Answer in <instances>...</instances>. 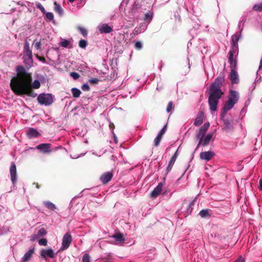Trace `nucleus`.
Listing matches in <instances>:
<instances>
[{
    "label": "nucleus",
    "mask_w": 262,
    "mask_h": 262,
    "mask_svg": "<svg viewBox=\"0 0 262 262\" xmlns=\"http://www.w3.org/2000/svg\"><path fill=\"white\" fill-rule=\"evenodd\" d=\"M37 100L41 104L50 105L53 102V99L51 94H41L37 97Z\"/></svg>",
    "instance_id": "3"
},
{
    "label": "nucleus",
    "mask_w": 262,
    "mask_h": 262,
    "mask_svg": "<svg viewBox=\"0 0 262 262\" xmlns=\"http://www.w3.org/2000/svg\"><path fill=\"white\" fill-rule=\"evenodd\" d=\"M51 144L49 143H41L36 146V148L43 153H50L52 150Z\"/></svg>",
    "instance_id": "14"
},
{
    "label": "nucleus",
    "mask_w": 262,
    "mask_h": 262,
    "mask_svg": "<svg viewBox=\"0 0 262 262\" xmlns=\"http://www.w3.org/2000/svg\"><path fill=\"white\" fill-rule=\"evenodd\" d=\"M82 262H91V257L88 253H85L82 258Z\"/></svg>",
    "instance_id": "32"
},
{
    "label": "nucleus",
    "mask_w": 262,
    "mask_h": 262,
    "mask_svg": "<svg viewBox=\"0 0 262 262\" xmlns=\"http://www.w3.org/2000/svg\"><path fill=\"white\" fill-rule=\"evenodd\" d=\"M10 173L11 176V180L13 184H14L17 180L16 167L14 163H12L10 168Z\"/></svg>",
    "instance_id": "12"
},
{
    "label": "nucleus",
    "mask_w": 262,
    "mask_h": 262,
    "mask_svg": "<svg viewBox=\"0 0 262 262\" xmlns=\"http://www.w3.org/2000/svg\"><path fill=\"white\" fill-rule=\"evenodd\" d=\"M70 75L75 80L78 79L80 77L79 74L75 72L70 73Z\"/></svg>",
    "instance_id": "40"
},
{
    "label": "nucleus",
    "mask_w": 262,
    "mask_h": 262,
    "mask_svg": "<svg viewBox=\"0 0 262 262\" xmlns=\"http://www.w3.org/2000/svg\"><path fill=\"white\" fill-rule=\"evenodd\" d=\"M78 30L80 31V33L84 36L86 37L88 35V31L87 30L81 27H78L77 28Z\"/></svg>",
    "instance_id": "33"
},
{
    "label": "nucleus",
    "mask_w": 262,
    "mask_h": 262,
    "mask_svg": "<svg viewBox=\"0 0 262 262\" xmlns=\"http://www.w3.org/2000/svg\"><path fill=\"white\" fill-rule=\"evenodd\" d=\"M163 187L162 183H160L158 186L151 191L150 196L152 198H157L161 192Z\"/></svg>",
    "instance_id": "16"
},
{
    "label": "nucleus",
    "mask_w": 262,
    "mask_h": 262,
    "mask_svg": "<svg viewBox=\"0 0 262 262\" xmlns=\"http://www.w3.org/2000/svg\"><path fill=\"white\" fill-rule=\"evenodd\" d=\"M112 237L114 238L116 242H118V243H123L125 241L123 234L120 232L116 233V234L112 235Z\"/></svg>",
    "instance_id": "24"
},
{
    "label": "nucleus",
    "mask_w": 262,
    "mask_h": 262,
    "mask_svg": "<svg viewBox=\"0 0 262 262\" xmlns=\"http://www.w3.org/2000/svg\"><path fill=\"white\" fill-rule=\"evenodd\" d=\"M72 241V238L71 234L69 232L66 233L62 238V246L60 248L61 250H64L69 248Z\"/></svg>",
    "instance_id": "6"
},
{
    "label": "nucleus",
    "mask_w": 262,
    "mask_h": 262,
    "mask_svg": "<svg viewBox=\"0 0 262 262\" xmlns=\"http://www.w3.org/2000/svg\"><path fill=\"white\" fill-rule=\"evenodd\" d=\"M199 215L202 217H210V215L209 214V210H207V209H203V210H202L200 213H199Z\"/></svg>",
    "instance_id": "29"
},
{
    "label": "nucleus",
    "mask_w": 262,
    "mask_h": 262,
    "mask_svg": "<svg viewBox=\"0 0 262 262\" xmlns=\"http://www.w3.org/2000/svg\"><path fill=\"white\" fill-rule=\"evenodd\" d=\"M45 14H46V17L47 19L51 21L54 19V15L52 12H46Z\"/></svg>",
    "instance_id": "37"
},
{
    "label": "nucleus",
    "mask_w": 262,
    "mask_h": 262,
    "mask_svg": "<svg viewBox=\"0 0 262 262\" xmlns=\"http://www.w3.org/2000/svg\"><path fill=\"white\" fill-rule=\"evenodd\" d=\"M228 99H231L232 101L236 103L239 99V94L237 92L234 90H230Z\"/></svg>",
    "instance_id": "21"
},
{
    "label": "nucleus",
    "mask_w": 262,
    "mask_h": 262,
    "mask_svg": "<svg viewBox=\"0 0 262 262\" xmlns=\"http://www.w3.org/2000/svg\"><path fill=\"white\" fill-rule=\"evenodd\" d=\"M36 188H39V186L38 184H36Z\"/></svg>",
    "instance_id": "57"
},
{
    "label": "nucleus",
    "mask_w": 262,
    "mask_h": 262,
    "mask_svg": "<svg viewBox=\"0 0 262 262\" xmlns=\"http://www.w3.org/2000/svg\"><path fill=\"white\" fill-rule=\"evenodd\" d=\"M152 14L150 12L146 13L144 15V19L145 21H148V22H150L151 21V20L152 19Z\"/></svg>",
    "instance_id": "30"
},
{
    "label": "nucleus",
    "mask_w": 262,
    "mask_h": 262,
    "mask_svg": "<svg viewBox=\"0 0 262 262\" xmlns=\"http://www.w3.org/2000/svg\"><path fill=\"white\" fill-rule=\"evenodd\" d=\"M231 70L230 73V79L232 83L237 84L239 82L238 73L236 71V68L231 67Z\"/></svg>",
    "instance_id": "13"
},
{
    "label": "nucleus",
    "mask_w": 262,
    "mask_h": 262,
    "mask_svg": "<svg viewBox=\"0 0 262 262\" xmlns=\"http://www.w3.org/2000/svg\"><path fill=\"white\" fill-rule=\"evenodd\" d=\"M17 76L13 77L10 81V86L11 90L16 95L23 96L26 95L28 96L35 98L37 94L34 92L33 89H38L40 83L37 80L32 82V77L30 73L26 71L23 66L17 67Z\"/></svg>",
    "instance_id": "1"
},
{
    "label": "nucleus",
    "mask_w": 262,
    "mask_h": 262,
    "mask_svg": "<svg viewBox=\"0 0 262 262\" xmlns=\"http://www.w3.org/2000/svg\"><path fill=\"white\" fill-rule=\"evenodd\" d=\"M36 7L39 9L43 14H45L46 13V11L45 10L44 7L42 6V5L40 3H37L36 5Z\"/></svg>",
    "instance_id": "41"
},
{
    "label": "nucleus",
    "mask_w": 262,
    "mask_h": 262,
    "mask_svg": "<svg viewBox=\"0 0 262 262\" xmlns=\"http://www.w3.org/2000/svg\"><path fill=\"white\" fill-rule=\"evenodd\" d=\"M98 30L101 33H109L113 31V29L108 24H103L98 27Z\"/></svg>",
    "instance_id": "18"
},
{
    "label": "nucleus",
    "mask_w": 262,
    "mask_h": 262,
    "mask_svg": "<svg viewBox=\"0 0 262 262\" xmlns=\"http://www.w3.org/2000/svg\"><path fill=\"white\" fill-rule=\"evenodd\" d=\"M71 92L73 95V96L75 98H78L80 96L81 92V91L75 88H73L71 89Z\"/></svg>",
    "instance_id": "28"
},
{
    "label": "nucleus",
    "mask_w": 262,
    "mask_h": 262,
    "mask_svg": "<svg viewBox=\"0 0 262 262\" xmlns=\"http://www.w3.org/2000/svg\"><path fill=\"white\" fill-rule=\"evenodd\" d=\"M113 127H114V124H110V127L111 128V127H113Z\"/></svg>",
    "instance_id": "55"
},
{
    "label": "nucleus",
    "mask_w": 262,
    "mask_h": 262,
    "mask_svg": "<svg viewBox=\"0 0 262 262\" xmlns=\"http://www.w3.org/2000/svg\"><path fill=\"white\" fill-rule=\"evenodd\" d=\"M54 4L55 5L54 11L58 13L59 15H62L63 14V10L60 5L58 4L56 2H55Z\"/></svg>",
    "instance_id": "26"
},
{
    "label": "nucleus",
    "mask_w": 262,
    "mask_h": 262,
    "mask_svg": "<svg viewBox=\"0 0 262 262\" xmlns=\"http://www.w3.org/2000/svg\"><path fill=\"white\" fill-rule=\"evenodd\" d=\"M47 233L46 230L45 228H41L38 231L37 234L38 235V236L39 237L41 236H43L45 235Z\"/></svg>",
    "instance_id": "34"
},
{
    "label": "nucleus",
    "mask_w": 262,
    "mask_h": 262,
    "mask_svg": "<svg viewBox=\"0 0 262 262\" xmlns=\"http://www.w3.org/2000/svg\"><path fill=\"white\" fill-rule=\"evenodd\" d=\"M224 123L223 129L226 132H228L229 131L233 130L234 127L233 125V120L229 118H225L221 117Z\"/></svg>",
    "instance_id": "9"
},
{
    "label": "nucleus",
    "mask_w": 262,
    "mask_h": 262,
    "mask_svg": "<svg viewBox=\"0 0 262 262\" xmlns=\"http://www.w3.org/2000/svg\"><path fill=\"white\" fill-rule=\"evenodd\" d=\"M17 5H21V6H25L24 4H23V3H21L20 2H18L17 3Z\"/></svg>",
    "instance_id": "52"
},
{
    "label": "nucleus",
    "mask_w": 262,
    "mask_h": 262,
    "mask_svg": "<svg viewBox=\"0 0 262 262\" xmlns=\"http://www.w3.org/2000/svg\"><path fill=\"white\" fill-rule=\"evenodd\" d=\"M41 42L40 41H37L36 42H34V47L36 49L38 50L40 49L41 47Z\"/></svg>",
    "instance_id": "47"
},
{
    "label": "nucleus",
    "mask_w": 262,
    "mask_h": 262,
    "mask_svg": "<svg viewBox=\"0 0 262 262\" xmlns=\"http://www.w3.org/2000/svg\"><path fill=\"white\" fill-rule=\"evenodd\" d=\"M166 128H167V125H165L162 128V129L160 130V132H159L158 135L162 137L163 135L165 134L166 130Z\"/></svg>",
    "instance_id": "45"
},
{
    "label": "nucleus",
    "mask_w": 262,
    "mask_h": 262,
    "mask_svg": "<svg viewBox=\"0 0 262 262\" xmlns=\"http://www.w3.org/2000/svg\"><path fill=\"white\" fill-rule=\"evenodd\" d=\"M113 127H114V124H110V127L111 128V127H113Z\"/></svg>",
    "instance_id": "56"
},
{
    "label": "nucleus",
    "mask_w": 262,
    "mask_h": 262,
    "mask_svg": "<svg viewBox=\"0 0 262 262\" xmlns=\"http://www.w3.org/2000/svg\"><path fill=\"white\" fill-rule=\"evenodd\" d=\"M38 60L43 63L46 62V59L44 57L40 56L39 58H38Z\"/></svg>",
    "instance_id": "50"
},
{
    "label": "nucleus",
    "mask_w": 262,
    "mask_h": 262,
    "mask_svg": "<svg viewBox=\"0 0 262 262\" xmlns=\"http://www.w3.org/2000/svg\"><path fill=\"white\" fill-rule=\"evenodd\" d=\"M27 135L30 138H36L39 135V132L33 128H30L27 132Z\"/></svg>",
    "instance_id": "22"
},
{
    "label": "nucleus",
    "mask_w": 262,
    "mask_h": 262,
    "mask_svg": "<svg viewBox=\"0 0 262 262\" xmlns=\"http://www.w3.org/2000/svg\"><path fill=\"white\" fill-rule=\"evenodd\" d=\"M235 104V103L232 101L231 99H228L223 107L221 117L224 118L227 112L231 110L234 106Z\"/></svg>",
    "instance_id": "8"
},
{
    "label": "nucleus",
    "mask_w": 262,
    "mask_h": 262,
    "mask_svg": "<svg viewBox=\"0 0 262 262\" xmlns=\"http://www.w3.org/2000/svg\"><path fill=\"white\" fill-rule=\"evenodd\" d=\"M239 38L238 36L235 34L232 36L231 43V49H234L235 48L236 50H238V41Z\"/></svg>",
    "instance_id": "23"
},
{
    "label": "nucleus",
    "mask_w": 262,
    "mask_h": 262,
    "mask_svg": "<svg viewBox=\"0 0 262 262\" xmlns=\"http://www.w3.org/2000/svg\"><path fill=\"white\" fill-rule=\"evenodd\" d=\"M173 108V102L172 101H169L168 103L167 108H166V112L167 113L170 112Z\"/></svg>",
    "instance_id": "42"
},
{
    "label": "nucleus",
    "mask_w": 262,
    "mask_h": 262,
    "mask_svg": "<svg viewBox=\"0 0 262 262\" xmlns=\"http://www.w3.org/2000/svg\"><path fill=\"white\" fill-rule=\"evenodd\" d=\"M162 137L157 135V136L156 137L154 140V145L156 147H157L159 145L160 142L161 141Z\"/></svg>",
    "instance_id": "31"
},
{
    "label": "nucleus",
    "mask_w": 262,
    "mask_h": 262,
    "mask_svg": "<svg viewBox=\"0 0 262 262\" xmlns=\"http://www.w3.org/2000/svg\"><path fill=\"white\" fill-rule=\"evenodd\" d=\"M39 237L38 236L37 234H33L31 236V241H35L36 239H38Z\"/></svg>",
    "instance_id": "48"
},
{
    "label": "nucleus",
    "mask_w": 262,
    "mask_h": 262,
    "mask_svg": "<svg viewBox=\"0 0 262 262\" xmlns=\"http://www.w3.org/2000/svg\"><path fill=\"white\" fill-rule=\"evenodd\" d=\"M259 189L260 190H262V179L259 180Z\"/></svg>",
    "instance_id": "51"
},
{
    "label": "nucleus",
    "mask_w": 262,
    "mask_h": 262,
    "mask_svg": "<svg viewBox=\"0 0 262 262\" xmlns=\"http://www.w3.org/2000/svg\"><path fill=\"white\" fill-rule=\"evenodd\" d=\"M81 89L84 91H89L90 90V86L87 84H84L82 85Z\"/></svg>",
    "instance_id": "46"
},
{
    "label": "nucleus",
    "mask_w": 262,
    "mask_h": 262,
    "mask_svg": "<svg viewBox=\"0 0 262 262\" xmlns=\"http://www.w3.org/2000/svg\"><path fill=\"white\" fill-rule=\"evenodd\" d=\"M40 255L42 258L46 259L47 257L54 258L55 256L53 250L51 248L43 249L40 251Z\"/></svg>",
    "instance_id": "10"
},
{
    "label": "nucleus",
    "mask_w": 262,
    "mask_h": 262,
    "mask_svg": "<svg viewBox=\"0 0 262 262\" xmlns=\"http://www.w3.org/2000/svg\"><path fill=\"white\" fill-rule=\"evenodd\" d=\"M178 156V150L176 151L174 155L172 156L171 159L169 161L168 165L166 168L167 173H168L171 169L173 167V165Z\"/></svg>",
    "instance_id": "17"
},
{
    "label": "nucleus",
    "mask_w": 262,
    "mask_h": 262,
    "mask_svg": "<svg viewBox=\"0 0 262 262\" xmlns=\"http://www.w3.org/2000/svg\"><path fill=\"white\" fill-rule=\"evenodd\" d=\"M35 56L38 59V58H39L40 56H39L38 54H35Z\"/></svg>",
    "instance_id": "53"
},
{
    "label": "nucleus",
    "mask_w": 262,
    "mask_h": 262,
    "mask_svg": "<svg viewBox=\"0 0 262 262\" xmlns=\"http://www.w3.org/2000/svg\"><path fill=\"white\" fill-rule=\"evenodd\" d=\"M24 58L25 60L30 63L33 62V57L32 50L30 48L29 43L27 39L25 40L24 47Z\"/></svg>",
    "instance_id": "4"
},
{
    "label": "nucleus",
    "mask_w": 262,
    "mask_h": 262,
    "mask_svg": "<svg viewBox=\"0 0 262 262\" xmlns=\"http://www.w3.org/2000/svg\"><path fill=\"white\" fill-rule=\"evenodd\" d=\"M214 156V153L212 151L202 152L200 153V158L206 161L210 160Z\"/></svg>",
    "instance_id": "15"
},
{
    "label": "nucleus",
    "mask_w": 262,
    "mask_h": 262,
    "mask_svg": "<svg viewBox=\"0 0 262 262\" xmlns=\"http://www.w3.org/2000/svg\"><path fill=\"white\" fill-rule=\"evenodd\" d=\"M88 45V42L84 39H81L79 42V46L81 48H85Z\"/></svg>",
    "instance_id": "35"
},
{
    "label": "nucleus",
    "mask_w": 262,
    "mask_h": 262,
    "mask_svg": "<svg viewBox=\"0 0 262 262\" xmlns=\"http://www.w3.org/2000/svg\"><path fill=\"white\" fill-rule=\"evenodd\" d=\"M35 248L33 247L31 249H30L28 251H27L24 255V256L21 258L22 262H27L29 260L33 254L34 253Z\"/></svg>",
    "instance_id": "19"
},
{
    "label": "nucleus",
    "mask_w": 262,
    "mask_h": 262,
    "mask_svg": "<svg viewBox=\"0 0 262 262\" xmlns=\"http://www.w3.org/2000/svg\"><path fill=\"white\" fill-rule=\"evenodd\" d=\"M69 43L70 41L69 40L64 39L63 41L60 43V45L62 47L66 48L68 47Z\"/></svg>",
    "instance_id": "43"
},
{
    "label": "nucleus",
    "mask_w": 262,
    "mask_h": 262,
    "mask_svg": "<svg viewBox=\"0 0 262 262\" xmlns=\"http://www.w3.org/2000/svg\"><path fill=\"white\" fill-rule=\"evenodd\" d=\"M224 82V78L222 76L217 77L211 84L209 90L208 104L211 111H216L220 99L222 98L224 93L221 90V86Z\"/></svg>",
    "instance_id": "2"
},
{
    "label": "nucleus",
    "mask_w": 262,
    "mask_h": 262,
    "mask_svg": "<svg viewBox=\"0 0 262 262\" xmlns=\"http://www.w3.org/2000/svg\"><path fill=\"white\" fill-rule=\"evenodd\" d=\"M238 50H236L235 48L234 49H231L228 54V61L231 67H233V68H237V61L236 59L233 60V56L235 54H238Z\"/></svg>",
    "instance_id": "7"
},
{
    "label": "nucleus",
    "mask_w": 262,
    "mask_h": 262,
    "mask_svg": "<svg viewBox=\"0 0 262 262\" xmlns=\"http://www.w3.org/2000/svg\"><path fill=\"white\" fill-rule=\"evenodd\" d=\"M48 241L45 238H41L38 240V244L40 246H46L47 245Z\"/></svg>",
    "instance_id": "38"
},
{
    "label": "nucleus",
    "mask_w": 262,
    "mask_h": 262,
    "mask_svg": "<svg viewBox=\"0 0 262 262\" xmlns=\"http://www.w3.org/2000/svg\"><path fill=\"white\" fill-rule=\"evenodd\" d=\"M204 113L202 111L199 112L197 114L196 117L195 119L194 125L197 126L202 124L204 120Z\"/></svg>",
    "instance_id": "20"
},
{
    "label": "nucleus",
    "mask_w": 262,
    "mask_h": 262,
    "mask_svg": "<svg viewBox=\"0 0 262 262\" xmlns=\"http://www.w3.org/2000/svg\"><path fill=\"white\" fill-rule=\"evenodd\" d=\"M70 3L74 2L75 0H68Z\"/></svg>",
    "instance_id": "54"
},
{
    "label": "nucleus",
    "mask_w": 262,
    "mask_h": 262,
    "mask_svg": "<svg viewBox=\"0 0 262 262\" xmlns=\"http://www.w3.org/2000/svg\"><path fill=\"white\" fill-rule=\"evenodd\" d=\"M213 135V133H210V134H208L205 137L204 139L203 138V141H202L201 144H202V145L204 146L207 145L209 143L210 140L212 139Z\"/></svg>",
    "instance_id": "25"
},
{
    "label": "nucleus",
    "mask_w": 262,
    "mask_h": 262,
    "mask_svg": "<svg viewBox=\"0 0 262 262\" xmlns=\"http://www.w3.org/2000/svg\"><path fill=\"white\" fill-rule=\"evenodd\" d=\"M210 124L209 122L205 123L204 125L199 129L196 133V137L199 139V142L198 144L197 147H198L203 141V139L206 134V133L209 128Z\"/></svg>",
    "instance_id": "5"
},
{
    "label": "nucleus",
    "mask_w": 262,
    "mask_h": 262,
    "mask_svg": "<svg viewBox=\"0 0 262 262\" xmlns=\"http://www.w3.org/2000/svg\"><path fill=\"white\" fill-rule=\"evenodd\" d=\"M45 206L51 210H54L56 209L55 205L51 202L46 201L43 203Z\"/></svg>",
    "instance_id": "27"
},
{
    "label": "nucleus",
    "mask_w": 262,
    "mask_h": 262,
    "mask_svg": "<svg viewBox=\"0 0 262 262\" xmlns=\"http://www.w3.org/2000/svg\"><path fill=\"white\" fill-rule=\"evenodd\" d=\"M253 10L256 11H262V3L255 5L253 7Z\"/></svg>",
    "instance_id": "36"
},
{
    "label": "nucleus",
    "mask_w": 262,
    "mask_h": 262,
    "mask_svg": "<svg viewBox=\"0 0 262 262\" xmlns=\"http://www.w3.org/2000/svg\"><path fill=\"white\" fill-rule=\"evenodd\" d=\"M143 47L142 43L140 41H137L135 44V48L137 50H141Z\"/></svg>",
    "instance_id": "39"
},
{
    "label": "nucleus",
    "mask_w": 262,
    "mask_h": 262,
    "mask_svg": "<svg viewBox=\"0 0 262 262\" xmlns=\"http://www.w3.org/2000/svg\"><path fill=\"white\" fill-rule=\"evenodd\" d=\"M113 177L112 172L107 171L103 173L100 177V180L103 184L109 182Z\"/></svg>",
    "instance_id": "11"
},
{
    "label": "nucleus",
    "mask_w": 262,
    "mask_h": 262,
    "mask_svg": "<svg viewBox=\"0 0 262 262\" xmlns=\"http://www.w3.org/2000/svg\"><path fill=\"white\" fill-rule=\"evenodd\" d=\"M234 262H245V260L242 257L238 258Z\"/></svg>",
    "instance_id": "49"
},
{
    "label": "nucleus",
    "mask_w": 262,
    "mask_h": 262,
    "mask_svg": "<svg viewBox=\"0 0 262 262\" xmlns=\"http://www.w3.org/2000/svg\"><path fill=\"white\" fill-rule=\"evenodd\" d=\"M99 81V80L96 78H93L89 80V82L92 84H97Z\"/></svg>",
    "instance_id": "44"
}]
</instances>
